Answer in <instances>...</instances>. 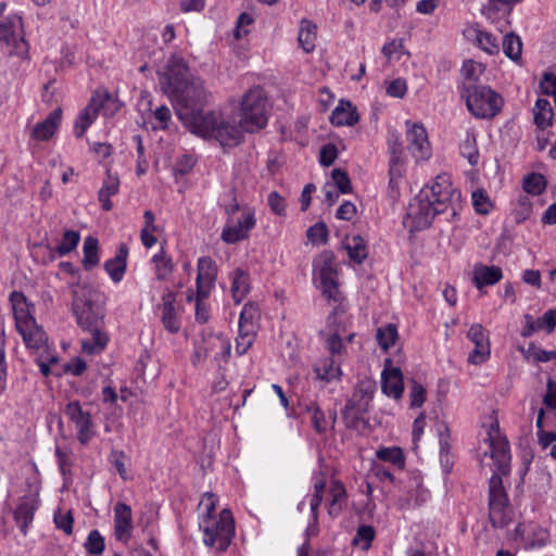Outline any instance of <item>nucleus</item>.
<instances>
[{"instance_id": "obj_1", "label": "nucleus", "mask_w": 556, "mask_h": 556, "mask_svg": "<svg viewBox=\"0 0 556 556\" xmlns=\"http://www.w3.org/2000/svg\"><path fill=\"white\" fill-rule=\"evenodd\" d=\"M177 117L191 132L202 137H212L223 147L237 146L240 142V129L226 122L222 114L214 111L204 113L208 92L201 78L189 80V84L169 94Z\"/></svg>"}, {"instance_id": "obj_2", "label": "nucleus", "mask_w": 556, "mask_h": 556, "mask_svg": "<svg viewBox=\"0 0 556 556\" xmlns=\"http://www.w3.org/2000/svg\"><path fill=\"white\" fill-rule=\"evenodd\" d=\"M460 193L453 188L448 175L437 176L434 182L425 187L409 203L407 219L410 230H422L431 226L437 215L450 213L456 215Z\"/></svg>"}, {"instance_id": "obj_3", "label": "nucleus", "mask_w": 556, "mask_h": 556, "mask_svg": "<svg viewBox=\"0 0 556 556\" xmlns=\"http://www.w3.org/2000/svg\"><path fill=\"white\" fill-rule=\"evenodd\" d=\"M73 312L78 326L89 333V338L81 340V350L87 354L102 352L109 342V334L104 331L105 308L100 294L87 286L73 287Z\"/></svg>"}, {"instance_id": "obj_4", "label": "nucleus", "mask_w": 556, "mask_h": 556, "mask_svg": "<svg viewBox=\"0 0 556 556\" xmlns=\"http://www.w3.org/2000/svg\"><path fill=\"white\" fill-rule=\"evenodd\" d=\"M494 426H491L488 437L484 439L488 450L483 452V455H489L495 465V471L489 480V518L494 528H504L511 519L508 495L503 484V478L510 472L511 457L508 441L495 439L492 434Z\"/></svg>"}, {"instance_id": "obj_5", "label": "nucleus", "mask_w": 556, "mask_h": 556, "mask_svg": "<svg viewBox=\"0 0 556 556\" xmlns=\"http://www.w3.org/2000/svg\"><path fill=\"white\" fill-rule=\"evenodd\" d=\"M267 124V97L261 87L249 89L241 100L240 105V139L243 131L254 132L264 128ZM237 127V125H235Z\"/></svg>"}, {"instance_id": "obj_6", "label": "nucleus", "mask_w": 556, "mask_h": 556, "mask_svg": "<svg viewBox=\"0 0 556 556\" xmlns=\"http://www.w3.org/2000/svg\"><path fill=\"white\" fill-rule=\"evenodd\" d=\"M462 97L471 114L479 118H493L503 106V98L488 86L463 85Z\"/></svg>"}, {"instance_id": "obj_7", "label": "nucleus", "mask_w": 556, "mask_h": 556, "mask_svg": "<svg viewBox=\"0 0 556 556\" xmlns=\"http://www.w3.org/2000/svg\"><path fill=\"white\" fill-rule=\"evenodd\" d=\"M199 527L204 534V544L212 547L217 543L218 552H225L235 535V520L228 508L223 509L218 517L201 518Z\"/></svg>"}, {"instance_id": "obj_8", "label": "nucleus", "mask_w": 556, "mask_h": 556, "mask_svg": "<svg viewBox=\"0 0 556 556\" xmlns=\"http://www.w3.org/2000/svg\"><path fill=\"white\" fill-rule=\"evenodd\" d=\"M314 270L319 279L323 294L338 301V268L332 251H324L314 260Z\"/></svg>"}, {"instance_id": "obj_9", "label": "nucleus", "mask_w": 556, "mask_h": 556, "mask_svg": "<svg viewBox=\"0 0 556 556\" xmlns=\"http://www.w3.org/2000/svg\"><path fill=\"white\" fill-rule=\"evenodd\" d=\"M197 77L190 74L189 66L185 60L180 56L173 55L166 65V87L165 92L169 96L185 85L189 84V80L195 79Z\"/></svg>"}, {"instance_id": "obj_10", "label": "nucleus", "mask_w": 556, "mask_h": 556, "mask_svg": "<svg viewBox=\"0 0 556 556\" xmlns=\"http://www.w3.org/2000/svg\"><path fill=\"white\" fill-rule=\"evenodd\" d=\"M407 125V141H408V150L413 154L416 160H427L430 157V142L428 140V134L425 127L420 124H410L409 121L406 122Z\"/></svg>"}, {"instance_id": "obj_11", "label": "nucleus", "mask_w": 556, "mask_h": 556, "mask_svg": "<svg viewBox=\"0 0 556 556\" xmlns=\"http://www.w3.org/2000/svg\"><path fill=\"white\" fill-rule=\"evenodd\" d=\"M467 337L475 344V349L468 357L469 363L475 365L484 363L490 356V342L488 331L481 324H473L469 328Z\"/></svg>"}, {"instance_id": "obj_12", "label": "nucleus", "mask_w": 556, "mask_h": 556, "mask_svg": "<svg viewBox=\"0 0 556 556\" xmlns=\"http://www.w3.org/2000/svg\"><path fill=\"white\" fill-rule=\"evenodd\" d=\"M255 218L254 213L249 211L244 213L243 218L233 223L232 219L228 218L227 225L224 227L220 238L228 244H235L241 240H244L249 236V231L254 228Z\"/></svg>"}, {"instance_id": "obj_13", "label": "nucleus", "mask_w": 556, "mask_h": 556, "mask_svg": "<svg viewBox=\"0 0 556 556\" xmlns=\"http://www.w3.org/2000/svg\"><path fill=\"white\" fill-rule=\"evenodd\" d=\"M217 265L210 256L198 260L197 291L199 295L208 296L217 278Z\"/></svg>"}, {"instance_id": "obj_14", "label": "nucleus", "mask_w": 556, "mask_h": 556, "mask_svg": "<svg viewBox=\"0 0 556 556\" xmlns=\"http://www.w3.org/2000/svg\"><path fill=\"white\" fill-rule=\"evenodd\" d=\"M65 415L75 424L78 431V440L86 444L91 438V416L85 412L78 401L70 402L65 407Z\"/></svg>"}, {"instance_id": "obj_15", "label": "nucleus", "mask_w": 556, "mask_h": 556, "mask_svg": "<svg viewBox=\"0 0 556 556\" xmlns=\"http://www.w3.org/2000/svg\"><path fill=\"white\" fill-rule=\"evenodd\" d=\"M392 364L390 358L386 359V367L381 375V388L384 394L400 399L404 392L403 374L400 368L388 366Z\"/></svg>"}, {"instance_id": "obj_16", "label": "nucleus", "mask_w": 556, "mask_h": 556, "mask_svg": "<svg viewBox=\"0 0 556 556\" xmlns=\"http://www.w3.org/2000/svg\"><path fill=\"white\" fill-rule=\"evenodd\" d=\"M132 530V514L129 505L118 502L114 507V531L118 541L126 542Z\"/></svg>"}, {"instance_id": "obj_17", "label": "nucleus", "mask_w": 556, "mask_h": 556, "mask_svg": "<svg viewBox=\"0 0 556 556\" xmlns=\"http://www.w3.org/2000/svg\"><path fill=\"white\" fill-rule=\"evenodd\" d=\"M36 509L37 501L35 498L29 496L20 498V502L14 510V521L24 535L27 534L28 527L34 520Z\"/></svg>"}, {"instance_id": "obj_18", "label": "nucleus", "mask_w": 556, "mask_h": 556, "mask_svg": "<svg viewBox=\"0 0 556 556\" xmlns=\"http://www.w3.org/2000/svg\"><path fill=\"white\" fill-rule=\"evenodd\" d=\"M10 303L12 305L16 329L26 327L27 324L35 320L30 313V304L27 302L24 293L13 291L10 294Z\"/></svg>"}, {"instance_id": "obj_19", "label": "nucleus", "mask_w": 556, "mask_h": 556, "mask_svg": "<svg viewBox=\"0 0 556 556\" xmlns=\"http://www.w3.org/2000/svg\"><path fill=\"white\" fill-rule=\"evenodd\" d=\"M62 116V110L59 108L52 111L45 121L37 123L31 131L30 137L37 141H47L55 134Z\"/></svg>"}, {"instance_id": "obj_20", "label": "nucleus", "mask_w": 556, "mask_h": 556, "mask_svg": "<svg viewBox=\"0 0 556 556\" xmlns=\"http://www.w3.org/2000/svg\"><path fill=\"white\" fill-rule=\"evenodd\" d=\"M16 330L22 336L27 348L37 351L47 348L48 337L45 330L37 325L36 320Z\"/></svg>"}, {"instance_id": "obj_21", "label": "nucleus", "mask_w": 556, "mask_h": 556, "mask_svg": "<svg viewBox=\"0 0 556 556\" xmlns=\"http://www.w3.org/2000/svg\"><path fill=\"white\" fill-rule=\"evenodd\" d=\"M358 119L356 108L346 100L339 101L330 117V122L334 126H353Z\"/></svg>"}, {"instance_id": "obj_22", "label": "nucleus", "mask_w": 556, "mask_h": 556, "mask_svg": "<svg viewBox=\"0 0 556 556\" xmlns=\"http://www.w3.org/2000/svg\"><path fill=\"white\" fill-rule=\"evenodd\" d=\"M119 184L121 181L118 175L112 174L111 169H108L106 177L103 180L102 187L98 193V200L104 211L109 212L112 210L113 203L110 198L118 192Z\"/></svg>"}, {"instance_id": "obj_23", "label": "nucleus", "mask_w": 556, "mask_h": 556, "mask_svg": "<svg viewBox=\"0 0 556 556\" xmlns=\"http://www.w3.org/2000/svg\"><path fill=\"white\" fill-rule=\"evenodd\" d=\"M503 277L502 269L498 266L477 265L473 269L472 281L481 290L484 286H492L498 282Z\"/></svg>"}, {"instance_id": "obj_24", "label": "nucleus", "mask_w": 556, "mask_h": 556, "mask_svg": "<svg viewBox=\"0 0 556 556\" xmlns=\"http://www.w3.org/2000/svg\"><path fill=\"white\" fill-rule=\"evenodd\" d=\"M163 300V312H162V323L164 327L172 333L178 332L180 328V324L177 319L175 313V300L176 295L174 292L168 291L162 298Z\"/></svg>"}, {"instance_id": "obj_25", "label": "nucleus", "mask_w": 556, "mask_h": 556, "mask_svg": "<svg viewBox=\"0 0 556 556\" xmlns=\"http://www.w3.org/2000/svg\"><path fill=\"white\" fill-rule=\"evenodd\" d=\"M127 254V247L122 244L116 256L104 263V269L114 282H119L125 274Z\"/></svg>"}, {"instance_id": "obj_26", "label": "nucleus", "mask_w": 556, "mask_h": 556, "mask_svg": "<svg viewBox=\"0 0 556 556\" xmlns=\"http://www.w3.org/2000/svg\"><path fill=\"white\" fill-rule=\"evenodd\" d=\"M231 279L232 299L239 304L250 291V276L245 270L237 268L232 273Z\"/></svg>"}, {"instance_id": "obj_27", "label": "nucleus", "mask_w": 556, "mask_h": 556, "mask_svg": "<svg viewBox=\"0 0 556 556\" xmlns=\"http://www.w3.org/2000/svg\"><path fill=\"white\" fill-rule=\"evenodd\" d=\"M317 38V26L309 20H302L300 31L298 36L299 45L302 49L309 53L315 49V41Z\"/></svg>"}, {"instance_id": "obj_28", "label": "nucleus", "mask_w": 556, "mask_h": 556, "mask_svg": "<svg viewBox=\"0 0 556 556\" xmlns=\"http://www.w3.org/2000/svg\"><path fill=\"white\" fill-rule=\"evenodd\" d=\"M355 396L348 400L344 409L342 410V418L346 428L352 430L366 429L368 422L365 420L364 415H358L354 409Z\"/></svg>"}, {"instance_id": "obj_29", "label": "nucleus", "mask_w": 556, "mask_h": 556, "mask_svg": "<svg viewBox=\"0 0 556 556\" xmlns=\"http://www.w3.org/2000/svg\"><path fill=\"white\" fill-rule=\"evenodd\" d=\"M314 371L318 379L327 382L339 379L341 376V369L336 366L333 357L320 359L314 365Z\"/></svg>"}, {"instance_id": "obj_30", "label": "nucleus", "mask_w": 556, "mask_h": 556, "mask_svg": "<svg viewBox=\"0 0 556 556\" xmlns=\"http://www.w3.org/2000/svg\"><path fill=\"white\" fill-rule=\"evenodd\" d=\"M533 115H534V124L541 128L545 129L546 127L552 125V118H553V109L551 106V103L546 99H538L534 108H533Z\"/></svg>"}, {"instance_id": "obj_31", "label": "nucleus", "mask_w": 556, "mask_h": 556, "mask_svg": "<svg viewBox=\"0 0 556 556\" xmlns=\"http://www.w3.org/2000/svg\"><path fill=\"white\" fill-rule=\"evenodd\" d=\"M343 247L348 251L351 261L356 264H362L368 256L366 242L361 236H353Z\"/></svg>"}, {"instance_id": "obj_32", "label": "nucleus", "mask_w": 556, "mask_h": 556, "mask_svg": "<svg viewBox=\"0 0 556 556\" xmlns=\"http://www.w3.org/2000/svg\"><path fill=\"white\" fill-rule=\"evenodd\" d=\"M331 501L329 503L328 513L337 517L343 509L342 502L346 497V491L342 482L333 481L330 488Z\"/></svg>"}, {"instance_id": "obj_33", "label": "nucleus", "mask_w": 556, "mask_h": 556, "mask_svg": "<svg viewBox=\"0 0 556 556\" xmlns=\"http://www.w3.org/2000/svg\"><path fill=\"white\" fill-rule=\"evenodd\" d=\"M83 252V266L86 270H91L100 261L98 255V239L88 236L84 241Z\"/></svg>"}, {"instance_id": "obj_34", "label": "nucleus", "mask_w": 556, "mask_h": 556, "mask_svg": "<svg viewBox=\"0 0 556 556\" xmlns=\"http://www.w3.org/2000/svg\"><path fill=\"white\" fill-rule=\"evenodd\" d=\"M111 98L109 92H100L96 91L91 97L90 101L86 105V108L80 112L84 118L90 119V123L97 118L100 109L103 106L104 102Z\"/></svg>"}, {"instance_id": "obj_35", "label": "nucleus", "mask_w": 556, "mask_h": 556, "mask_svg": "<svg viewBox=\"0 0 556 556\" xmlns=\"http://www.w3.org/2000/svg\"><path fill=\"white\" fill-rule=\"evenodd\" d=\"M22 17L11 15L0 23V45L9 46L17 27H22Z\"/></svg>"}, {"instance_id": "obj_36", "label": "nucleus", "mask_w": 556, "mask_h": 556, "mask_svg": "<svg viewBox=\"0 0 556 556\" xmlns=\"http://www.w3.org/2000/svg\"><path fill=\"white\" fill-rule=\"evenodd\" d=\"M503 51L507 58L518 61L521 58L522 42L515 33H509L503 38Z\"/></svg>"}, {"instance_id": "obj_37", "label": "nucleus", "mask_w": 556, "mask_h": 556, "mask_svg": "<svg viewBox=\"0 0 556 556\" xmlns=\"http://www.w3.org/2000/svg\"><path fill=\"white\" fill-rule=\"evenodd\" d=\"M485 67L483 64L467 60L462 67V75L464 77L463 85H478L480 76L483 74Z\"/></svg>"}, {"instance_id": "obj_38", "label": "nucleus", "mask_w": 556, "mask_h": 556, "mask_svg": "<svg viewBox=\"0 0 556 556\" xmlns=\"http://www.w3.org/2000/svg\"><path fill=\"white\" fill-rule=\"evenodd\" d=\"M377 341L383 351H388L396 341L397 328L394 324H388L386 327L377 329Z\"/></svg>"}, {"instance_id": "obj_39", "label": "nucleus", "mask_w": 556, "mask_h": 556, "mask_svg": "<svg viewBox=\"0 0 556 556\" xmlns=\"http://www.w3.org/2000/svg\"><path fill=\"white\" fill-rule=\"evenodd\" d=\"M380 460L393 464L399 468H404L405 458L401 447H381L376 453Z\"/></svg>"}, {"instance_id": "obj_40", "label": "nucleus", "mask_w": 556, "mask_h": 556, "mask_svg": "<svg viewBox=\"0 0 556 556\" xmlns=\"http://www.w3.org/2000/svg\"><path fill=\"white\" fill-rule=\"evenodd\" d=\"M546 179L542 174L531 173L523 178V189L527 193L539 195L546 188Z\"/></svg>"}, {"instance_id": "obj_41", "label": "nucleus", "mask_w": 556, "mask_h": 556, "mask_svg": "<svg viewBox=\"0 0 556 556\" xmlns=\"http://www.w3.org/2000/svg\"><path fill=\"white\" fill-rule=\"evenodd\" d=\"M80 240V235L75 230H65L61 243L55 248V252L60 256H64L74 251Z\"/></svg>"}, {"instance_id": "obj_42", "label": "nucleus", "mask_w": 556, "mask_h": 556, "mask_svg": "<svg viewBox=\"0 0 556 556\" xmlns=\"http://www.w3.org/2000/svg\"><path fill=\"white\" fill-rule=\"evenodd\" d=\"M260 318L258 306L253 302H248L240 314L239 328L245 329L255 327V321Z\"/></svg>"}, {"instance_id": "obj_43", "label": "nucleus", "mask_w": 556, "mask_h": 556, "mask_svg": "<svg viewBox=\"0 0 556 556\" xmlns=\"http://www.w3.org/2000/svg\"><path fill=\"white\" fill-rule=\"evenodd\" d=\"M152 261L155 264L156 278L164 280L173 270L172 258L162 250L153 256Z\"/></svg>"}, {"instance_id": "obj_44", "label": "nucleus", "mask_w": 556, "mask_h": 556, "mask_svg": "<svg viewBox=\"0 0 556 556\" xmlns=\"http://www.w3.org/2000/svg\"><path fill=\"white\" fill-rule=\"evenodd\" d=\"M255 336V327L245 329L239 328V336L236 339V351L239 355H243L251 348Z\"/></svg>"}, {"instance_id": "obj_45", "label": "nucleus", "mask_w": 556, "mask_h": 556, "mask_svg": "<svg viewBox=\"0 0 556 556\" xmlns=\"http://www.w3.org/2000/svg\"><path fill=\"white\" fill-rule=\"evenodd\" d=\"M477 42L489 54H495L500 51L497 38L491 33L479 30L477 33Z\"/></svg>"}, {"instance_id": "obj_46", "label": "nucleus", "mask_w": 556, "mask_h": 556, "mask_svg": "<svg viewBox=\"0 0 556 556\" xmlns=\"http://www.w3.org/2000/svg\"><path fill=\"white\" fill-rule=\"evenodd\" d=\"M306 410L312 414V426L317 433H324L327 429V420L324 412L316 403H311Z\"/></svg>"}, {"instance_id": "obj_47", "label": "nucleus", "mask_w": 556, "mask_h": 556, "mask_svg": "<svg viewBox=\"0 0 556 556\" xmlns=\"http://www.w3.org/2000/svg\"><path fill=\"white\" fill-rule=\"evenodd\" d=\"M306 236L313 244H325L328 241V228L324 222H319L307 229Z\"/></svg>"}, {"instance_id": "obj_48", "label": "nucleus", "mask_w": 556, "mask_h": 556, "mask_svg": "<svg viewBox=\"0 0 556 556\" xmlns=\"http://www.w3.org/2000/svg\"><path fill=\"white\" fill-rule=\"evenodd\" d=\"M85 547L89 554L101 555L104 551V539L98 530H92L88 534Z\"/></svg>"}, {"instance_id": "obj_49", "label": "nucleus", "mask_w": 556, "mask_h": 556, "mask_svg": "<svg viewBox=\"0 0 556 556\" xmlns=\"http://www.w3.org/2000/svg\"><path fill=\"white\" fill-rule=\"evenodd\" d=\"M472 204L476 212L481 215H486L492 207V203L486 192L482 189H478L472 192Z\"/></svg>"}, {"instance_id": "obj_50", "label": "nucleus", "mask_w": 556, "mask_h": 556, "mask_svg": "<svg viewBox=\"0 0 556 556\" xmlns=\"http://www.w3.org/2000/svg\"><path fill=\"white\" fill-rule=\"evenodd\" d=\"M331 177L340 193L352 192L351 179L345 170L341 168H334L331 173Z\"/></svg>"}, {"instance_id": "obj_51", "label": "nucleus", "mask_w": 556, "mask_h": 556, "mask_svg": "<svg viewBox=\"0 0 556 556\" xmlns=\"http://www.w3.org/2000/svg\"><path fill=\"white\" fill-rule=\"evenodd\" d=\"M375 529L371 526L363 525L358 527L356 534L353 539V545H357L359 541H364L366 544L363 546L364 549H368L372 540L375 539Z\"/></svg>"}, {"instance_id": "obj_52", "label": "nucleus", "mask_w": 556, "mask_h": 556, "mask_svg": "<svg viewBox=\"0 0 556 556\" xmlns=\"http://www.w3.org/2000/svg\"><path fill=\"white\" fill-rule=\"evenodd\" d=\"M409 397L412 408L420 407L426 401V389L414 379L410 381Z\"/></svg>"}, {"instance_id": "obj_53", "label": "nucleus", "mask_w": 556, "mask_h": 556, "mask_svg": "<svg viewBox=\"0 0 556 556\" xmlns=\"http://www.w3.org/2000/svg\"><path fill=\"white\" fill-rule=\"evenodd\" d=\"M338 156V149L333 143H327L320 149L319 162L323 166L329 167Z\"/></svg>"}, {"instance_id": "obj_54", "label": "nucleus", "mask_w": 556, "mask_h": 556, "mask_svg": "<svg viewBox=\"0 0 556 556\" xmlns=\"http://www.w3.org/2000/svg\"><path fill=\"white\" fill-rule=\"evenodd\" d=\"M200 507H204V514L202 518H213L216 517L215 510L217 506V498L214 493L207 492L203 495L201 500Z\"/></svg>"}, {"instance_id": "obj_55", "label": "nucleus", "mask_w": 556, "mask_h": 556, "mask_svg": "<svg viewBox=\"0 0 556 556\" xmlns=\"http://www.w3.org/2000/svg\"><path fill=\"white\" fill-rule=\"evenodd\" d=\"M267 203L276 215L283 216L286 214V201L277 191L268 194Z\"/></svg>"}, {"instance_id": "obj_56", "label": "nucleus", "mask_w": 556, "mask_h": 556, "mask_svg": "<svg viewBox=\"0 0 556 556\" xmlns=\"http://www.w3.org/2000/svg\"><path fill=\"white\" fill-rule=\"evenodd\" d=\"M207 298L208 296L199 295L198 292L195 294V319L201 324H205L210 319V309L204 302Z\"/></svg>"}, {"instance_id": "obj_57", "label": "nucleus", "mask_w": 556, "mask_h": 556, "mask_svg": "<svg viewBox=\"0 0 556 556\" xmlns=\"http://www.w3.org/2000/svg\"><path fill=\"white\" fill-rule=\"evenodd\" d=\"M462 155L468 160L470 165H472V166L477 165L478 159H479V152L476 147L475 139H472V140L467 139L462 144Z\"/></svg>"}, {"instance_id": "obj_58", "label": "nucleus", "mask_w": 556, "mask_h": 556, "mask_svg": "<svg viewBox=\"0 0 556 556\" xmlns=\"http://www.w3.org/2000/svg\"><path fill=\"white\" fill-rule=\"evenodd\" d=\"M326 488L325 479L318 480L314 485V494L311 500V510L314 515H316L324 497V492Z\"/></svg>"}, {"instance_id": "obj_59", "label": "nucleus", "mask_w": 556, "mask_h": 556, "mask_svg": "<svg viewBox=\"0 0 556 556\" xmlns=\"http://www.w3.org/2000/svg\"><path fill=\"white\" fill-rule=\"evenodd\" d=\"M54 522L56 528L63 530L66 534H72L74 518L71 511L66 514L56 513L54 515Z\"/></svg>"}, {"instance_id": "obj_60", "label": "nucleus", "mask_w": 556, "mask_h": 556, "mask_svg": "<svg viewBox=\"0 0 556 556\" xmlns=\"http://www.w3.org/2000/svg\"><path fill=\"white\" fill-rule=\"evenodd\" d=\"M407 91L406 81L402 78L392 80L387 87V93L394 98H403Z\"/></svg>"}, {"instance_id": "obj_61", "label": "nucleus", "mask_w": 556, "mask_h": 556, "mask_svg": "<svg viewBox=\"0 0 556 556\" xmlns=\"http://www.w3.org/2000/svg\"><path fill=\"white\" fill-rule=\"evenodd\" d=\"M327 350L330 352L331 357L341 354L343 350V343L341 336L338 331L332 332L326 340Z\"/></svg>"}, {"instance_id": "obj_62", "label": "nucleus", "mask_w": 556, "mask_h": 556, "mask_svg": "<svg viewBox=\"0 0 556 556\" xmlns=\"http://www.w3.org/2000/svg\"><path fill=\"white\" fill-rule=\"evenodd\" d=\"M525 320H526V324H525L523 329L521 330V336L525 338L531 337L534 332L543 329L540 318L534 320L531 315L526 314Z\"/></svg>"}, {"instance_id": "obj_63", "label": "nucleus", "mask_w": 556, "mask_h": 556, "mask_svg": "<svg viewBox=\"0 0 556 556\" xmlns=\"http://www.w3.org/2000/svg\"><path fill=\"white\" fill-rule=\"evenodd\" d=\"M355 215L356 206L350 201L342 203L336 213V217L342 220H351Z\"/></svg>"}, {"instance_id": "obj_64", "label": "nucleus", "mask_w": 556, "mask_h": 556, "mask_svg": "<svg viewBox=\"0 0 556 556\" xmlns=\"http://www.w3.org/2000/svg\"><path fill=\"white\" fill-rule=\"evenodd\" d=\"M543 403L549 409H556V382L552 379L547 380V393L543 397Z\"/></svg>"}]
</instances>
